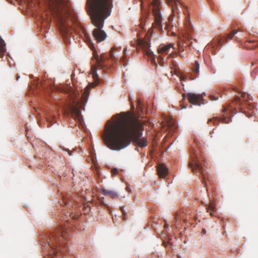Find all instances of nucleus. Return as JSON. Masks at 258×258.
I'll return each instance as SVG.
<instances>
[{"mask_svg": "<svg viewBox=\"0 0 258 258\" xmlns=\"http://www.w3.org/2000/svg\"><path fill=\"white\" fill-rule=\"evenodd\" d=\"M115 119L108 121L102 138L105 145L112 150H120L131 143L139 147L147 146V140L142 136L144 126L135 118L129 117L124 112L113 116Z\"/></svg>", "mask_w": 258, "mask_h": 258, "instance_id": "1", "label": "nucleus"}, {"mask_svg": "<svg viewBox=\"0 0 258 258\" xmlns=\"http://www.w3.org/2000/svg\"><path fill=\"white\" fill-rule=\"evenodd\" d=\"M111 0H87L86 9L92 23L96 27L93 35L97 42L104 41L106 34L102 30L105 20L110 15Z\"/></svg>", "mask_w": 258, "mask_h": 258, "instance_id": "2", "label": "nucleus"}, {"mask_svg": "<svg viewBox=\"0 0 258 258\" xmlns=\"http://www.w3.org/2000/svg\"><path fill=\"white\" fill-rule=\"evenodd\" d=\"M47 2L51 14L59 23L63 34L71 36L75 30L69 22L70 11L68 0H47Z\"/></svg>", "mask_w": 258, "mask_h": 258, "instance_id": "3", "label": "nucleus"}, {"mask_svg": "<svg viewBox=\"0 0 258 258\" xmlns=\"http://www.w3.org/2000/svg\"><path fill=\"white\" fill-rule=\"evenodd\" d=\"M108 60V57L104 54H101L99 56L97 52L94 51L92 60L95 62L92 65L91 73L95 81H98L99 80L97 70L98 69H104L108 64L107 62Z\"/></svg>", "mask_w": 258, "mask_h": 258, "instance_id": "4", "label": "nucleus"}, {"mask_svg": "<svg viewBox=\"0 0 258 258\" xmlns=\"http://www.w3.org/2000/svg\"><path fill=\"white\" fill-rule=\"evenodd\" d=\"M150 4L152 7V12L154 17V23L153 26L160 30L162 29V16L159 9L160 2L159 0H151Z\"/></svg>", "mask_w": 258, "mask_h": 258, "instance_id": "5", "label": "nucleus"}, {"mask_svg": "<svg viewBox=\"0 0 258 258\" xmlns=\"http://www.w3.org/2000/svg\"><path fill=\"white\" fill-rule=\"evenodd\" d=\"M188 166L189 168L191 169L194 173L200 172L203 175V178H205L202 163L197 157H195V159H192L189 162Z\"/></svg>", "mask_w": 258, "mask_h": 258, "instance_id": "6", "label": "nucleus"}, {"mask_svg": "<svg viewBox=\"0 0 258 258\" xmlns=\"http://www.w3.org/2000/svg\"><path fill=\"white\" fill-rule=\"evenodd\" d=\"M171 48H174V44L172 43H169L167 45H162L159 46L158 48V53L159 54L158 59H160L159 63L161 65L163 66L162 64L164 58L162 57V55L164 54H167L170 51Z\"/></svg>", "mask_w": 258, "mask_h": 258, "instance_id": "7", "label": "nucleus"}, {"mask_svg": "<svg viewBox=\"0 0 258 258\" xmlns=\"http://www.w3.org/2000/svg\"><path fill=\"white\" fill-rule=\"evenodd\" d=\"M187 98L188 101L194 105H200L203 101V95L202 94H196L189 93L187 94Z\"/></svg>", "mask_w": 258, "mask_h": 258, "instance_id": "8", "label": "nucleus"}, {"mask_svg": "<svg viewBox=\"0 0 258 258\" xmlns=\"http://www.w3.org/2000/svg\"><path fill=\"white\" fill-rule=\"evenodd\" d=\"M68 114L70 115L74 119H78L79 121H81L82 119L81 111L77 107L71 105L69 107Z\"/></svg>", "mask_w": 258, "mask_h": 258, "instance_id": "9", "label": "nucleus"}, {"mask_svg": "<svg viewBox=\"0 0 258 258\" xmlns=\"http://www.w3.org/2000/svg\"><path fill=\"white\" fill-rule=\"evenodd\" d=\"M220 121L224 123H228L230 122V118L224 114H223L222 116L220 117H214L213 118L208 119V123L210 124L211 122H213L214 124H219Z\"/></svg>", "mask_w": 258, "mask_h": 258, "instance_id": "10", "label": "nucleus"}, {"mask_svg": "<svg viewBox=\"0 0 258 258\" xmlns=\"http://www.w3.org/2000/svg\"><path fill=\"white\" fill-rule=\"evenodd\" d=\"M167 1L171 6L172 13H179V7L181 6V4L178 0H167Z\"/></svg>", "mask_w": 258, "mask_h": 258, "instance_id": "11", "label": "nucleus"}, {"mask_svg": "<svg viewBox=\"0 0 258 258\" xmlns=\"http://www.w3.org/2000/svg\"><path fill=\"white\" fill-rule=\"evenodd\" d=\"M157 173L160 178H164L168 174V169L164 164H160L157 167Z\"/></svg>", "mask_w": 258, "mask_h": 258, "instance_id": "12", "label": "nucleus"}, {"mask_svg": "<svg viewBox=\"0 0 258 258\" xmlns=\"http://www.w3.org/2000/svg\"><path fill=\"white\" fill-rule=\"evenodd\" d=\"M137 43L138 45L141 47L145 51L149 52L150 44L148 40L146 38L139 39Z\"/></svg>", "mask_w": 258, "mask_h": 258, "instance_id": "13", "label": "nucleus"}, {"mask_svg": "<svg viewBox=\"0 0 258 258\" xmlns=\"http://www.w3.org/2000/svg\"><path fill=\"white\" fill-rule=\"evenodd\" d=\"M64 204L65 205L67 206V208H68L67 212L65 214L66 218H67L68 216H69L72 219H75L78 218L79 217L78 214H74L73 213V211H74V210H71L70 207H71V206L70 205H69L68 204H67V202L66 200H65L64 201Z\"/></svg>", "mask_w": 258, "mask_h": 258, "instance_id": "14", "label": "nucleus"}, {"mask_svg": "<svg viewBox=\"0 0 258 258\" xmlns=\"http://www.w3.org/2000/svg\"><path fill=\"white\" fill-rule=\"evenodd\" d=\"M206 210L208 213H209L211 216L214 215L216 212V204L214 202L211 201L208 205L206 206Z\"/></svg>", "mask_w": 258, "mask_h": 258, "instance_id": "15", "label": "nucleus"}, {"mask_svg": "<svg viewBox=\"0 0 258 258\" xmlns=\"http://www.w3.org/2000/svg\"><path fill=\"white\" fill-rule=\"evenodd\" d=\"M6 51V44L4 40L0 36V57H3Z\"/></svg>", "mask_w": 258, "mask_h": 258, "instance_id": "16", "label": "nucleus"}, {"mask_svg": "<svg viewBox=\"0 0 258 258\" xmlns=\"http://www.w3.org/2000/svg\"><path fill=\"white\" fill-rule=\"evenodd\" d=\"M102 192L104 195H109L114 198H117L118 196L117 194L115 191L111 190L103 189Z\"/></svg>", "mask_w": 258, "mask_h": 258, "instance_id": "17", "label": "nucleus"}, {"mask_svg": "<svg viewBox=\"0 0 258 258\" xmlns=\"http://www.w3.org/2000/svg\"><path fill=\"white\" fill-rule=\"evenodd\" d=\"M234 102L236 103V105L239 108L242 109V108L245 107V103H244V104L242 102H241L239 97L236 96Z\"/></svg>", "mask_w": 258, "mask_h": 258, "instance_id": "18", "label": "nucleus"}, {"mask_svg": "<svg viewBox=\"0 0 258 258\" xmlns=\"http://www.w3.org/2000/svg\"><path fill=\"white\" fill-rule=\"evenodd\" d=\"M184 25L185 27V28L186 29L187 31H188L189 32L191 31V23L190 22V17L189 16H187L186 18V22L184 23Z\"/></svg>", "mask_w": 258, "mask_h": 258, "instance_id": "19", "label": "nucleus"}, {"mask_svg": "<svg viewBox=\"0 0 258 258\" xmlns=\"http://www.w3.org/2000/svg\"><path fill=\"white\" fill-rule=\"evenodd\" d=\"M115 48H113L109 51V57L112 61L117 60V58L115 56Z\"/></svg>", "mask_w": 258, "mask_h": 258, "instance_id": "20", "label": "nucleus"}, {"mask_svg": "<svg viewBox=\"0 0 258 258\" xmlns=\"http://www.w3.org/2000/svg\"><path fill=\"white\" fill-rule=\"evenodd\" d=\"M179 219H183V220L185 222H186V221H187V220L186 219L184 218L183 215H181V216H180V217H179L178 215L177 214H176V215L175 216V225H177L178 221Z\"/></svg>", "mask_w": 258, "mask_h": 258, "instance_id": "21", "label": "nucleus"}, {"mask_svg": "<svg viewBox=\"0 0 258 258\" xmlns=\"http://www.w3.org/2000/svg\"><path fill=\"white\" fill-rule=\"evenodd\" d=\"M195 66L194 67H193L192 71L196 73H198L199 72V68H200L199 63H198V62L197 61H195Z\"/></svg>", "mask_w": 258, "mask_h": 258, "instance_id": "22", "label": "nucleus"}, {"mask_svg": "<svg viewBox=\"0 0 258 258\" xmlns=\"http://www.w3.org/2000/svg\"><path fill=\"white\" fill-rule=\"evenodd\" d=\"M137 107L139 110H140L141 111H143V105H142V102L140 99H138L137 100Z\"/></svg>", "mask_w": 258, "mask_h": 258, "instance_id": "23", "label": "nucleus"}, {"mask_svg": "<svg viewBox=\"0 0 258 258\" xmlns=\"http://www.w3.org/2000/svg\"><path fill=\"white\" fill-rule=\"evenodd\" d=\"M237 33V30H234L227 36V39H231L233 36Z\"/></svg>", "mask_w": 258, "mask_h": 258, "instance_id": "24", "label": "nucleus"}, {"mask_svg": "<svg viewBox=\"0 0 258 258\" xmlns=\"http://www.w3.org/2000/svg\"><path fill=\"white\" fill-rule=\"evenodd\" d=\"M241 93V96L242 98H245L246 97V96H247V99H245L244 100L245 101H247L248 100H250V96L249 95H246V93H244V92H242V93Z\"/></svg>", "mask_w": 258, "mask_h": 258, "instance_id": "25", "label": "nucleus"}, {"mask_svg": "<svg viewBox=\"0 0 258 258\" xmlns=\"http://www.w3.org/2000/svg\"><path fill=\"white\" fill-rule=\"evenodd\" d=\"M111 173L116 175L118 173V170L116 168H113L111 169Z\"/></svg>", "mask_w": 258, "mask_h": 258, "instance_id": "26", "label": "nucleus"}, {"mask_svg": "<svg viewBox=\"0 0 258 258\" xmlns=\"http://www.w3.org/2000/svg\"><path fill=\"white\" fill-rule=\"evenodd\" d=\"M218 98V97H216L215 95H211V99L212 100H216Z\"/></svg>", "mask_w": 258, "mask_h": 258, "instance_id": "27", "label": "nucleus"}, {"mask_svg": "<svg viewBox=\"0 0 258 258\" xmlns=\"http://www.w3.org/2000/svg\"><path fill=\"white\" fill-rule=\"evenodd\" d=\"M178 49H179V52H182V51H183V49H182L181 48V47L180 46V45L179 44H178Z\"/></svg>", "mask_w": 258, "mask_h": 258, "instance_id": "28", "label": "nucleus"}, {"mask_svg": "<svg viewBox=\"0 0 258 258\" xmlns=\"http://www.w3.org/2000/svg\"><path fill=\"white\" fill-rule=\"evenodd\" d=\"M228 108H227L226 107H225L223 109V112H225L228 110Z\"/></svg>", "mask_w": 258, "mask_h": 258, "instance_id": "29", "label": "nucleus"}, {"mask_svg": "<svg viewBox=\"0 0 258 258\" xmlns=\"http://www.w3.org/2000/svg\"><path fill=\"white\" fill-rule=\"evenodd\" d=\"M123 207H122V208H121V211H122V212L123 214L124 215H126V214H125V212L124 211V210H123Z\"/></svg>", "mask_w": 258, "mask_h": 258, "instance_id": "30", "label": "nucleus"}, {"mask_svg": "<svg viewBox=\"0 0 258 258\" xmlns=\"http://www.w3.org/2000/svg\"><path fill=\"white\" fill-rule=\"evenodd\" d=\"M124 56H123L122 58V61L123 63V65L124 66H125L126 64L124 62Z\"/></svg>", "mask_w": 258, "mask_h": 258, "instance_id": "31", "label": "nucleus"}, {"mask_svg": "<svg viewBox=\"0 0 258 258\" xmlns=\"http://www.w3.org/2000/svg\"><path fill=\"white\" fill-rule=\"evenodd\" d=\"M246 105H248V107L249 108V109L251 108V105L249 103V104H246Z\"/></svg>", "mask_w": 258, "mask_h": 258, "instance_id": "32", "label": "nucleus"}, {"mask_svg": "<svg viewBox=\"0 0 258 258\" xmlns=\"http://www.w3.org/2000/svg\"><path fill=\"white\" fill-rule=\"evenodd\" d=\"M20 78V76H17V77H16V80L18 81V79H19Z\"/></svg>", "mask_w": 258, "mask_h": 258, "instance_id": "33", "label": "nucleus"}, {"mask_svg": "<svg viewBox=\"0 0 258 258\" xmlns=\"http://www.w3.org/2000/svg\"><path fill=\"white\" fill-rule=\"evenodd\" d=\"M126 48H124V49H123V52H124V53H125L126 52Z\"/></svg>", "mask_w": 258, "mask_h": 258, "instance_id": "34", "label": "nucleus"}, {"mask_svg": "<svg viewBox=\"0 0 258 258\" xmlns=\"http://www.w3.org/2000/svg\"><path fill=\"white\" fill-rule=\"evenodd\" d=\"M203 232L205 234L206 233V230L205 229H203Z\"/></svg>", "mask_w": 258, "mask_h": 258, "instance_id": "35", "label": "nucleus"}, {"mask_svg": "<svg viewBox=\"0 0 258 258\" xmlns=\"http://www.w3.org/2000/svg\"><path fill=\"white\" fill-rule=\"evenodd\" d=\"M143 0H142V2H141V7H143Z\"/></svg>", "mask_w": 258, "mask_h": 258, "instance_id": "36", "label": "nucleus"}, {"mask_svg": "<svg viewBox=\"0 0 258 258\" xmlns=\"http://www.w3.org/2000/svg\"><path fill=\"white\" fill-rule=\"evenodd\" d=\"M100 202L101 204H103V202L102 201H101V200H100Z\"/></svg>", "mask_w": 258, "mask_h": 258, "instance_id": "37", "label": "nucleus"}, {"mask_svg": "<svg viewBox=\"0 0 258 258\" xmlns=\"http://www.w3.org/2000/svg\"><path fill=\"white\" fill-rule=\"evenodd\" d=\"M87 90H85V92H85V93H86V92H87Z\"/></svg>", "mask_w": 258, "mask_h": 258, "instance_id": "38", "label": "nucleus"}]
</instances>
